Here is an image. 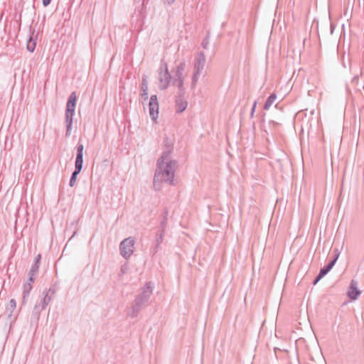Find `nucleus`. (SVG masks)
<instances>
[{"label":"nucleus","instance_id":"1","mask_svg":"<svg viewBox=\"0 0 364 364\" xmlns=\"http://www.w3.org/2000/svg\"><path fill=\"white\" fill-rule=\"evenodd\" d=\"M164 144L166 149L157 161L154 176V187L155 190L158 191L161 188V183H165L169 186H176L177 183L176 171L178 167V162L170 159L173 147L168 139L164 140Z\"/></svg>","mask_w":364,"mask_h":364},{"label":"nucleus","instance_id":"2","mask_svg":"<svg viewBox=\"0 0 364 364\" xmlns=\"http://www.w3.org/2000/svg\"><path fill=\"white\" fill-rule=\"evenodd\" d=\"M153 289V284L151 282H146L141 289V293L136 296L131 308L127 311V314L129 317L136 318L140 311L148 305Z\"/></svg>","mask_w":364,"mask_h":364},{"label":"nucleus","instance_id":"3","mask_svg":"<svg viewBox=\"0 0 364 364\" xmlns=\"http://www.w3.org/2000/svg\"><path fill=\"white\" fill-rule=\"evenodd\" d=\"M206 63V58L203 52H198L194 58L193 60V73L191 79V88L193 89L202 74Z\"/></svg>","mask_w":364,"mask_h":364},{"label":"nucleus","instance_id":"4","mask_svg":"<svg viewBox=\"0 0 364 364\" xmlns=\"http://www.w3.org/2000/svg\"><path fill=\"white\" fill-rule=\"evenodd\" d=\"M135 240L129 237L123 240L119 245L121 255L126 259H129L134 253Z\"/></svg>","mask_w":364,"mask_h":364},{"label":"nucleus","instance_id":"5","mask_svg":"<svg viewBox=\"0 0 364 364\" xmlns=\"http://www.w3.org/2000/svg\"><path fill=\"white\" fill-rule=\"evenodd\" d=\"M159 102L157 96L156 95H153L151 96L149 102V115L151 119L154 122L156 121L159 117Z\"/></svg>","mask_w":364,"mask_h":364},{"label":"nucleus","instance_id":"6","mask_svg":"<svg viewBox=\"0 0 364 364\" xmlns=\"http://www.w3.org/2000/svg\"><path fill=\"white\" fill-rule=\"evenodd\" d=\"M171 79V76L168 73L167 66L165 67L164 71H161L159 73V87L161 90H165L168 87L170 80Z\"/></svg>","mask_w":364,"mask_h":364},{"label":"nucleus","instance_id":"7","mask_svg":"<svg viewBox=\"0 0 364 364\" xmlns=\"http://www.w3.org/2000/svg\"><path fill=\"white\" fill-rule=\"evenodd\" d=\"M333 258L332 260H331L328 264H326V266H324L323 267H322L319 272L321 273V274H323V276L326 275L330 271L331 269L333 267V266L335 265L337 259H338L339 257V255H340V252L338 250V248H335L333 249Z\"/></svg>","mask_w":364,"mask_h":364},{"label":"nucleus","instance_id":"8","mask_svg":"<svg viewBox=\"0 0 364 364\" xmlns=\"http://www.w3.org/2000/svg\"><path fill=\"white\" fill-rule=\"evenodd\" d=\"M360 294L361 291L358 289V282L354 279L351 280L347 292L348 296L352 300H356Z\"/></svg>","mask_w":364,"mask_h":364},{"label":"nucleus","instance_id":"9","mask_svg":"<svg viewBox=\"0 0 364 364\" xmlns=\"http://www.w3.org/2000/svg\"><path fill=\"white\" fill-rule=\"evenodd\" d=\"M83 150L84 146L78 143L77 145V155L75 161V168L82 171L83 164Z\"/></svg>","mask_w":364,"mask_h":364},{"label":"nucleus","instance_id":"10","mask_svg":"<svg viewBox=\"0 0 364 364\" xmlns=\"http://www.w3.org/2000/svg\"><path fill=\"white\" fill-rule=\"evenodd\" d=\"M186 69V63L182 61L177 64L173 69V80L184 79V72Z\"/></svg>","mask_w":364,"mask_h":364},{"label":"nucleus","instance_id":"11","mask_svg":"<svg viewBox=\"0 0 364 364\" xmlns=\"http://www.w3.org/2000/svg\"><path fill=\"white\" fill-rule=\"evenodd\" d=\"M75 116V112H67L65 113V127L66 132L65 136H70L73 129V121Z\"/></svg>","mask_w":364,"mask_h":364},{"label":"nucleus","instance_id":"12","mask_svg":"<svg viewBox=\"0 0 364 364\" xmlns=\"http://www.w3.org/2000/svg\"><path fill=\"white\" fill-rule=\"evenodd\" d=\"M77 97L75 92H72L68 98L66 104L65 112H75L76 106Z\"/></svg>","mask_w":364,"mask_h":364},{"label":"nucleus","instance_id":"13","mask_svg":"<svg viewBox=\"0 0 364 364\" xmlns=\"http://www.w3.org/2000/svg\"><path fill=\"white\" fill-rule=\"evenodd\" d=\"M187 102L183 100V95H179L176 98V112L178 113H181L183 112L187 107Z\"/></svg>","mask_w":364,"mask_h":364},{"label":"nucleus","instance_id":"14","mask_svg":"<svg viewBox=\"0 0 364 364\" xmlns=\"http://www.w3.org/2000/svg\"><path fill=\"white\" fill-rule=\"evenodd\" d=\"M55 293V291L53 288H50L48 291H45L44 297L41 301V303L43 304V308H46Z\"/></svg>","mask_w":364,"mask_h":364},{"label":"nucleus","instance_id":"15","mask_svg":"<svg viewBox=\"0 0 364 364\" xmlns=\"http://www.w3.org/2000/svg\"><path fill=\"white\" fill-rule=\"evenodd\" d=\"M144 5H145V0H143V1L141 4H139V5L136 6L135 10H134V14L137 17L139 20L141 21L144 17Z\"/></svg>","mask_w":364,"mask_h":364},{"label":"nucleus","instance_id":"16","mask_svg":"<svg viewBox=\"0 0 364 364\" xmlns=\"http://www.w3.org/2000/svg\"><path fill=\"white\" fill-rule=\"evenodd\" d=\"M148 84L147 80L145 76H143L141 80V97L144 100H148L149 94H148Z\"/></svg>","mask_w":364,"mask_h":364},{"label":"nucleus","instance_id":"17","mask_svg":"<svg viewBox=\"0 0 364 364\" xmlns=\"http://www.w3.org/2000/svg\"><path fill=\"white\" fill-rule=\"evenodd\" d=\"M277 99V95L274 93H272L267 99L264 105V109L267 110L270 108V107L272 105V104L274 102V101Z\"/></svg>","mask_w":364,"mask_h":364},{"label":"nucleus","instance_id":"18","mask_svg":"<svg viewBox=\"0 0 364 364\" xmlns=\"http://www.w3.org/2000/svg\"><path fill=\"white\" fill-rule=\"evenodd\" d=\"M33 287L30 282H26L23 286V299L25 301L26 299L29 296L30 292L32 289Z\"/></svg>","mask_w":364,"mask_h":364},{"label":"nucleus","instance_id":"19","mask_svg":"<svg viewBox=\"0 0 364 364\" xmlns=\"http://www.w3.org/2000/svg\"><path fill=\"white\" fill-rule=\"evenodd\" d=\"M183 82L184 79L173 80V85L178 88L180 95H183L184 92Z\"/></svg>","mask_w":364,"mask_h":364},{"label":"nucleus","instance_id":"20","mask_svg":"<svg viewBox=\"0 0 364 364\" xmlns=\"http://www.w3.org/2000/svg\"><path fill=\"white\" fill-rule=\"evenodd\" d=\"M80 171H79L78 169L75 168L74 171L73 172V173L71 175L70 182H69V186L70 187H73L75 185L77 175L80 173Z\"/></svg>","mask_w":364,"mask_h":364},{"label":"nucleus","instance_id":"21","mask_svg":"<svg viewBox=\"0 0 364 364\" xmlns=\"http://www.w3.org/2000/svg\"><path fill=\"white\" fill-rule=\"evenodd\" d=\"M36 46V41L33 40L31 37L29 38L27 42L26 48L29 52H33Z\"/></svg>","mask_w":364,"mask_h":364},{"label":"nucleus","instance_id":"22","mask_svg":"<svg viewBox=\"0 0 364 364\" xmlns=\"http://www.w3.org/2000/svg\"><path fill=\"white\" fill-rule=\"evenodd\" d=\"M45 309L46 308H43V304L41 302L39 304H36L33 308V314L38 317L40 313Z\"/></svg>","mask_w":364,"mask_h":364},{"label":"nucleus","instance_id":"23","mask_svg":"<svg viewBox=\"0 0 364 364\" xmlns=\"http://www.w3.org/2000/svg\"><path fill=\"white\" fill-rule=\"evenodd\" d=\"M164 236V231H161L159 235H157V237L156 239L155 252H156L157 248L159 247V245L162 242Z\"/></svg>","mask_w":364,"mask_h":364},{"label":"nucleus","instance_id":"24","mask_svg":"<svg viewBox=\"0 0 364 364\" xmlns=\"http://www.w3.org/2000/svg\"><path fill=\"white\" fill-rule=\"evenodd\" d=\"M40 265L36 264H32L28 274H32L33 276H36L38 274L39 270Z\"/></svg>","mask_w":364,"mask_h":364},{"label":"nucleus","instance_id":"25","mask_svg":"<svg viewBox=\"0 0 364 364\" xmlns=\"http://www.w3.org/2000/svg\"><path fill=\"white\" fill-rule=\"evenodd\" d=\"M323 274H321L320 272H318V275L316 277V278L313 281V284L316 285L323 277Z\"/></svg>","mask_w":364,"mask_h":364},{"label":"nucleus","instance_id":"26","mask_svg":"<svg viewBox=\"0 0 364 364\" xmlns=\"http://www.w3.org/2000/svg\"><path fill=\"white\" fill-rule=\"evenodd\" d=\"M208 44H209V37L208 36H206L203 42H202V46L205 48V49H207L208 48Z\"/></svg>","mask_w":364,"mask_h":364},{"label":"nucleus","instance_id":"27","mask_svg":"<svg viewBox=\"0 0 364 364\" xmlns=\"http://www.w3.org/2000/svg\"><path fill=\"white\" fill-rule=\"evenodd\" d=\"M41 254H38L36 256L33 263L40 265L41 264Z\"/></svg>","mask_w":364,"mask_h":364},{"label":"nucleus","instance_id":"28","mask_svg":"<svg viewBox=\"0 0 364 364\" xmlns=\"http://www.w3.org/2000/svg\"><path fill=\"white\" fill-rule=\"evenodd\" d=\"M41 254H38L36 256L33 263L40 265L41 264Z\"/></svg>","mask_w":364,"mask_h":364},{"label":"nucleus","instance_id":"29","mask_svg":"<svg viewBox=\"0 0 364 364\" xmlns=\"http://www.w3.org/2000/svg\"><path fill=\"white\" fill-rule=\"evenodd\" d=\"M9 306L11 309H14L16 306V301L15 299H11L10 301H9Z\"/></svg>","mask_w":364,"mask_h":364},{"label":"nucleus","instance_id":"30","mask_svg":"<svg viewBox=\"0 0 364 364\" xmlns=\"http://www.w3.org/2000/svg\"><path fill=\"white\" fill-rule=\"evenodd\" d=\"M256 106H257V102L255 101L254 103H253V105H252V107L251 109V113H250V117H253L254 116V113H255V109H256Z\"/></svg>","mask_w":364,"mask_h":364},{"label":"nucleus","instance_id":"31","mask_svg":"<svg viewBox=\"0 0 364 364\" xmlns=\"http://www.w3.org/2000/svg\"><path fill=\"white\" fill-rule=\"evenodd\" d=\"M166 219L164 218V220H162L161 222V224H160V227L161 228L162 230L161 231H164V229H165V226H166Z\"/></svg>","mask_w":364,"mask_h":364},{"label":"nucleus","instance_id":"32","mask_svg":"<svg viewBox=\"0 0 364 364\" xmlns=\"http://www.w3.org/2000/svg\"><path fill=\"white\" fill-rule=\"evenodd\" d=\"M28 276H29V279H28V282H30L31 284L32 282H34L35 278H36V276H33L32 274H28Z\"/></svg>","mask_w":364,"mask_h":364},{"label":"nucleus","instance_id":"33","mask_svg":"<svg viewBox=\"0 0 364 364\" xmlns=\"http://www.w3.org/2000/svg\"><path fill=\"white\" fill-rule=\"evenodd\" d=\"M163 1L165 4H168V5H171L175 1V0H163Z\"/></svg>","mask_w":364,"mask_h":364},{"label":"nucleus","instance_id":"34","mask_svg":"<svg viewBox=\"0 0 364 364\" xmlns=\"http://www.w3.org/2000/svg\"><path fill=\"white\" fill-rule=\"evenodd\" d=\"M51 0H43V5L47 6L50 4Z\"/></svg>","mask_w":364,"mask_h":364}]
</instances>
